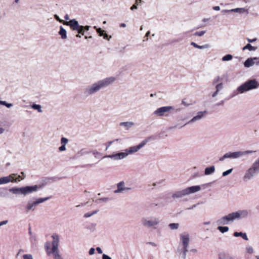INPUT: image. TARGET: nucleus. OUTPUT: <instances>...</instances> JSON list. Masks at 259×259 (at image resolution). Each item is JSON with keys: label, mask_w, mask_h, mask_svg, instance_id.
Listing matches in <instances>:
<instances>
[{"label": "nucleus", "mask_w": 259, "mask_h": 259, "mask_svg": "<svg viewBox=\"0 0 259 259\" xmlns=\"http://www.w3.org/2000/svg\"><path fill=\"white\" fill-rule=\"evenodd\" d=\"M54 18H55V19L61 22V23H63L64 24V22H65L64 21H63V20L61 19L57 15H54Z\"/></svg>", "instance_id": "09e8293b"}, {"label": "nucleus", "mask_w": 259, "mask_h": 259, "mask_svg": "<svg viewBox=\"0 0 259 259\" xmlns=\"http://www.w3.org/2000/svg\"><path fill=\"white\" fill-rule=\"evenodd\" d=\"M23 259H33L32 255L30 254H24L23 256Z\"/></svg>", "instance_id": "de8ad7c7"}, {"label": "nucleus", "mask_w": 259, "mask_h": 259, "mask_svg": "<svg viewBox=\"0 0 259 259\" xmlns=\"http://www.w3.org/2000/svg\"><path fill=\"white\" fill-rule=\"evenodd\" d=\"M241 157V151H236L233 152H228L225 154L223 156L219 158L220 161H224L226 158L237 159Z\"/></svg>", "instance_id": "4468645a"}, {"label": "nucleus", "mask_w": 259, "mask_h": 259, "mask_svg": "<svg viewBox=\"0 0 259 259\" xmlns=\"http://www.w3.org/2000/svg\"><path fill=\"white\" fill-rule=\"evenodd\" d=\"M137 6L136 4H134L131 7V10L133 11L134 10L137 9Z\"/></svg>", "instance_id": "680f3d73"}, {"label": "nucleus", "mask_w": 259, "mask_h": 259, "mask_svg": "<svg viewBox=\"0 0 259 259\" xmlns=\"http://www.w3.org/2000/svg\"><path fill=\"white\" fill-rule=\"evenodd\" d=\"M16 178H17V182H20L21 180L24 179L25 177H22L20 175L17 176V175L16 174Z\"/></svg>", "instance_id": "603ef678"}, {"label": "nucleus", "mask_w": 259, "mask_h": 259, "mask_svg": "<svg viewBox=\"0 0 259 259\" xmlns=\"http://www.w3.org/2000/svg\"><path fill=\"white\" fill-rule=\"evenodd\" d=\"M215 171V167L214 166L207 167L205 169L204 174L205 175H209L213 174Z\"/></svg>", "instance_id": "c85d7f7f"}, {"label": "nucleus", "mask_w": 259, "mask_h": 259, "mask_svg": "<svg viewBox=\"0 0 259 259\" xmlns=\"http://www.w3.org/2000/svg\"><path fill=\"white\" fill-rule=\"evenodd\" d=\"M135 125L132 121L121 122L119 123V125L123 127L125 130H129L132 127Z\"/></svg>", "instance_id": "aec40b11"}, {"label": "nucleus", "mask_w": 259, "mask_h": 259, "mask_svg": "<svg viewBox=\"0 0 259 259\" xmlns=\"http://www.w3.org/2000/svg\"><path fill=\"white\" fill-rule=\"evenodd\" d=\"M39 188H40V186L37 185L23 187L22 195H26L31 194L37 191Z\"/></svg>", "instance_id": "f3484780"}, {"label": "nucleus", "mask_w": 259, "mask_h": 259, "mask_svg": "<svg viewBox=\"0 0 259 259\" xmlns=\"http://www.w3.org/2000/svg\"><path fill=\"white\" fill-rule=\"evenodd\" d=\"M212 9L215 11H219L220 10V7L219 6H214L213 7Z\"/></svg>", "instance_id": "e2e57ef3"}, {"label": "nucleus", "mask_w": 259, "mask_h": 259, "mask_svg": "<svg viewBox=\"0 0 259 259\" xmlns=\"http://www.w3.org/2000/svg\"><path fill=\"white\" fill-rule=\"evenodd\" d=\"M232 170H233V168H230L225 171H224L222 174V176L223 177L227 176V175L230 174L232 172Z\"/></svg>", "instance_id": "79ce46f5"}, {"label": "nucleus", "mask_w": 259, "mask_h": 259, "mask_svg": "<svg viewBox=\"0 0 259 259\" xmlns=\"http://www.w3.org/2000/svg\"><path fill=\"white\" fill-rule=\"evenodd\" d=\"M119 140V139H117L115 140H113V141H109L108 142H107L106 145V150H107L109 147L110 146H111V145L115 141H118Z\"/></svg>", "instance_id": "c03bdc74"}, {"label": "nucleus", "mask_w": 259, "mask_h": 259, "mask_svg": "<svg viewBox=\"0 0 259 259\" xmlns=\"http://www.w3.org/2000/svg\"><path fill=\"white\" fill-rule=\"evenodd\" d=\"M5 131V128L0 126V135L3 134Z\"/></svg>", "instance_id": "0e129e2a"}, {"label": "nucleus", "mask_w": 259, "mask_h": 259, "mask_svg": "<svg viewBox=\"0 0 259 259\" xmlns=\"http://www.w3.org/2000/svg\"><path fill=\"white\" fill-rule=\"evenodd\" d=\"M115 80L116 78L115 77L110 76L96 81L92 84L88 85L84 89L83 95L85 97H89L96 94L101 90L105 89L113 83Z\"/></svg>", "instance_id": "f257e3e1"}, {"label": "nucleus", "mask_w": 259, "mask_h": 259, "mask_svg": "<svg viewBox=\"0 0 259 259\" xmlns=\"http://www.w3.org/2000/svg\"><path fill=\"white\" fill-rule=\"evenodd\" d=\"M102 259H111V258L108 255L104 254L102 256Z\"/></svg>", "instance_id": "6e6d98bb"}, {"label": "nucleus", "mask_w": 259, "mask_h": 259, "mask_svg": "<svg viewBox=\"0 0 259 259\" xmlns=\"http://www.w3.org/2000/svg\"><path fill=\"white\" fill-rule=\"evenodd\" d=\"M99 201L106 202L108 200V198H102L98 200Z\"/></svg>", "instance_id": "5fc2aeb1"}, {"label": "nucleus", "mask_w": 259, "mask_h": 259, "mask_svg": "<svg viewBox=\"0 0 259 259\" xmlns=\"http://www.w3.org/2000/svg\"><path fill=\"white\" fill-rule=\"evenodd\" d=\"M150 34V31H148L147 32V33H146L145 36H144V38H145V40H144L143 41H145V40H148V37L149 36Z\"/></svg>", "instance_id": "3c124183"}, {"label": "nucleus", "mask_w": 259, "mask_h": 259, "mask_svg": "<svg viewBox=\"0 0 259 259\" xmlns=\"http://www.w3.org/2000/svg\"><path fill=\"white\" fill-rule=\"evenodd\" d=\"M45 249L47 254L52 256L54 259H63L60 254L58 244H46Z\"/></svg>", "instance_id": "0eeeda50"}, {"label": "nucleus", "mask_w": 259, "mask_h": 259, "mask_svg": "<svg viewBox=\"0 0 259 259\" xmlns=\"http://www.w3.org/2000/svg\"><path fill=\"white\" fill-rule=\"evenodd\" d=\"M8 221L6 220L0 222V227L8 223Z\"/></svg>", "instance_id": "13d9d810"}, {"label": "nucleus", "mask_w": 259, "mask_h": 259, "mask_svg": "<svg viewBox=\"0 0 259 259\" xmlns=\"http://www.w3.org/2000/svg\"><path fill=\"white\" fill-rule=\"evenodd\" d=\"M90 153V152L86 151L85 149H81L79 152L81 155L88 154Z\"/></svg>", "instance_id": "8fccbe9b"}, {"label": "nucleus", "mask_w": 259, "mask_h": 259, "mask_svg": "<svg viewBox=\"0 0 259 259\" xmlns=\"http://www.w3.org/2000/svg\"><path fill=\"white\" fill-rule=\"evenodd\" d=\"M218 229L222 233H224L227 232L229 231V227L227 226H221L219 225L218 227Z\"/></svg>", "instance_id": "2f4dec72"}, {"label": "nucleus", "mask_w": 259, "mask_h": 259, "mask_svg": "<svg viewBox=\"0 0 259 259\" xmlns=\"http://www.w3.org/2000/svg\"><path fill=\"white\" fill-rule=\"evenodd\" d=\"M218 93H219V92H217V91H215V92H214L212 94V97L213 98L215 97L218 95Z\"/></svg>", "instance_id": "69168bd1"}, {"label": "nucleus", "mask_w": 259, "mask_h": 259, "mask_svg": "<svg viewBox=\"0 0 259 259\" xmlns=\"http://www.w3.org/2000/svg\"><path fill=\"white\" fill-rule=\"evenodd\" d=\"M51 238L53 239L52 243H58L60 241V236L57 233L53 234Z\"/></svg>", "instance_id": "c756f323"}, {"label": "nucleus", "mask_w": 259, "mask_h": 259, "mask_svg": "<svg viewBox=\"0 0 259 259\" xmlns=\"http://www.w3.org/2000/svg\"><path fill=\"white\" fill-rule=\"evenodd\" d=\"M201 187L199 186H193L188 187L185 189L175 192L172 195L174 198H181L186 195L195 193L200 190Z\"/></svg>", "instance_id": "39448f33"}, {"label": "nucleus", "mask_w": 259, "mask_h": 259, "mask_svg": "<svg viewBox=\"0 0 259 259\" xmlns=\"http://www.w3.org/2000/svg\"><path fill=\"white\" fill-rule=\"evenodd\" d=\"M131 190V188L125 187V183L123 181H121L117 184V189L114 191V193H124Z\"/></svg>", "instance_id": "a211bd4d"}, {"label": "nucleus", "mask_w": 259, "mask_h": 259, "mask_svg": "<svg viewBox=\"0 0 259 259\" xmlns=\"http://www.w3.org/2000/svg\"><path fill=\"white\" fill-rule=\"evenodd\" d=\"M180 239L182 243H189L190 241V236L188 232H184L180 235Z\"/></svg>", "instance_id": "6ab92c4d"}, {"label": "nucleus", "mask_w": 259, "mask_h": 259, "mask_svg": "<svg viewBox=\"0 0 259 259\" xmlns=\"http://www.w3.org/2000/svg\"><path fill=\"white\" fill-rule=\"evenodd\" d=\"M141 224L146 228H153L159 224V219L155 217H143L141 219Z\"/></svg>", "instance_id": "9b49d317"}, {"label": "nucleus", "mask_w": 259, "mask_h": 259, "mask_svg": "<svg viewBox=\"0 0 259 259\" xmlns=\"http://www.w3.org/2000/svg\"><path fill=\"white\" fill-rule=\"evenodd\" d=\"M94 28L96 29L97 32L100 36H103L104 39L109 40L111 38V36H108L107 34L105 33L104 30H102L100 28H97L96 26H94Z\"/></svg>", "instance_id": "4be33fe9"}, {"label": "nucleus", "mask_w": 259, "mask_h": 259, "mask_svg": "<svg viewBox=\"0 0 259 259\" xmlns=\"http://www.w3.org/2000/svg\"><path fill=\"white\" fill-rule=\"evenodd\" d=\"M98 211H99V210H96L91 212H87V213H84L83 217H84V218H90V217H92V215H93L94 214H96Z\"/></svg>", "instance_id": "c9c22d12"}, {"label": "nucleus", "mask_w": 259, "mask_h": 259, "mask_svg": "<svg viewBox=\"0 0 259 259\" xmlns=\"http://www.w3.org/2000/svg\"><path fill=\"white\" fill-rule=\"evenodd\" d=\"M91 152L93 154L95 157L96 158H100L102 156V153L96 150H93Z\"/></svg>", "instance_id": "f704fd0d"}, {"label": "nucleus", "mask_w": 259, "mask_h": 259, "mask_svg": "<svg viewBox=\"0 0 259 259\" xmlns=\"http://www.w3.org/2000/svg\"><path fill=\"white\" fill-rule=\"evenodd\" d=\"M223 89V84L222 83H219L217 84L215 86V90L217 92H219L220 91L222 90Z\"/></svg>", "instance_id": "a19ab883"}, {"label": "nucleus", "mask_w": 259, "mask_h": 259, "mask_svg": "<svg viewBox=\"0 0 259 259\" xmlns=\"http://www.w3.org/2000/svg\"><path fill=\"white\" fill-rule=\"evenodd\" d=\"M257 59H258V58L257 57L248 58L245 61L244 65L246 67H249L254 64V60H256Z\"/></svg>", "instance_id": "5701e85b"}, {"label": "nucleus", "mask_w": 259, "mask_h": 259, "mask_svg": "<svg viewBox=\"0 0 259 259\" xmlns=\"http://www.w3.org/2000/svg\"><path fill=\"white\" fill-rule=\"evenodd\" d=\"M233 56L232 55L230 54H228L227 55L224 56L223 57L222 60L223 61H230L232 59Z\"/></svg>", "instance_id": "e433bc0d"}, {"label": "nucleus", "mask_w": 259, "mask_h": 259, "mask_svg": "<svg viewBox=\"0 0 259 259\" xmlns=\"http://www.w3.org/2000/svg\"><path fill=\"white\" fill-rule=\"evenodd\" d=\"M206 33V31H198L194 33V35L201 36L203 35Z\"/></svg>", "instance_id": "37998d69"}, {"label": "nucleus", "mask_w": 259, "mask_h": 259, "mask_svg": "<svg viewBox=\"0 0 259 259\" xmlns=\"http://www.w3.org/2000/svg\"><path fill=\"white\" fill-rule=\"evenodd\" d=\"M234 220H240L247 218L248 216V211L247 210H239L237 211L232 212Z\"/></svg>", "instance_id": "dca6fc26"}, {"label": "nucleus", "mask_w": 259, "mask_h": 259, "mask_svg": "<svg viewBox=\"0 0 259 259\" xmlns=\"http://www.w3.org/2000/svg\"><path fill=\"white\" fill-rule=\"evenodd\" d=\"M190 45L192 46H193L195 48L199 49H208L210 47V46L209 44H205L203 46H199L196 44L194 42H191Z\"/></svg>", "instance_id": "b1692460"}, {"label": "nucleus", "mask_w": 259, "mask_h": 259, "mask_svg": "<svg viewBox=\"0 0 259 259\" xmlns=\"http://www.w3.org/2000/svg\"><path fill=\"white\" fill-rule=\"evenodd\" d=\"M220 259H235L234 257L229 255L220 256Z\"/></svg>", "instance_id": "49530a36"}, {"label": "nucleus", "mask_w": 259, "mask_h": 259, "mask_svg": "<svg viewBox=\"0 0 259 259\" xmlns=\"http://www.w3.org/2000/svg\"><path fill=\"white\" fill-rule=\"evenodd\" d=\"M168 227L170 230H175L178 229L179 227V223H170L168 225Z\"/></svg>", "instance_id": "72a5a7b5"}, {"label": "nucleus", "mask_w": 259, "mask_h": 259, "mask_svg": "<svg viewBox=\"0 0 259 259\" xmlns=\"http://www.w3.org/2000/svg\"><path fill=\"white\" fill-rule=\"evenodd\" d=\"M254 252L253 248L250 246H247L246 247V252L248 254H252Z\"/></svg>", "instance_id": "58836bf2"}, {"label": "nucleus", "mask_w": 259, "mask_h": 259, "mask_svg": "<svg viewBox=\"0 0 259 259\" xmlns=\"http://www.w3.org/2000/svg\"><path fill=\"white\" fill-rule=\"evenodd\" d=\"M255 152H256L255 151H252V150H246V151H241V157L244 155H247V154H252Z\"/></svg>", "instance_id": "ea45409f"}, {"label": "nucleus", "mask_w": 259, "mask_h": 259, "mask_svg": "<svg viewBox=\"0 0 259 259\" xmlns=\"http://www.w3.org/2000/svg\"><path fill=\"white\" fill-rule=\"evenodd\" d=\"M234 236L235 237H241L246 241L248 240L247 234L245 233L236 232L234 233Z\"/></svg>", "instance_id": "bb28decb"}, {"label": "nucleus", "mask_w": 259, "mask_h": 259, "mask_svg": "<svg viewBox=\"0 0 259 259\" xmlns=\"http://www.w3.org/2000/svg\"><path fill=\"white\" fill-rule=\"evenodd\" d=\"M207 113V112L205 110L203 111H199V112H197V114L195 116H194L190 120H189L188 122H186V123H183L182 122V121L185 120V118H183V119H179L178 120V123L176 125V127L180 126V127H182L187 124L195 123L198 121L201 120L202 118L206 117Z\"/></svg>", "instance_id": "1a4fd4ad"}, {"label": "nucleus", "mask_w": 259, "mask_h": 259, "mask_svg": "<svg viewBox=\"0 0 259 259\" xmlns=\"http://www.w3.org/2000/svg\"><path fill=\"white\" fill-rule=\"evenodd\" d=\"M235 220L231 212L218 219L216 223L218 225L223 226L228 225L230 223L233 222Z\"/></svg>", "instance_id": "ddd939ff"}, {"label": "nucleus", "mask_w": 259, "mask_h": 259, "mask_svg": "<svg viewBox=\"0 0 259 259\" xmlns=\"http://www.w3.org/2000/svg\"><path fill=\"white\" fill-rule=\"evenodd\" d=\"M60 142L61 146L59 147V150L61 152L64 151L66 150V145L68 142V140L66 138L62 137L61 139Z\"/></svg>", "instance_id": "412c9836"}, {"label": "nucleus", "mask_w": 259, "mask_h": 259, "mask_svg": "<svg viewBox=\"0 0 259 259\" xmlns=\"http://www.w3.org/2000/svg\"><path fill=\"white\" fill-rule=\"evenodd\" d=\"M64 25L70 26L72 30H76L78 33L84 35V31H88L90 28L89 26H83L79 25L78 22L74 19H72L69 22H64Z\"/></svg>", "instance_id": "6e6552de"}, {"label": "nucleus", "mask_w": 259, "mask_h": 259, "mask_svg": "<svg viewBox=\"0 0 259 259\" xmlns=\"http://www.w3.org/2000/svg\"><path fill=\"white\" fill-rule=\"evenodd\" d=\"M257 49L256 47L252 46L250 44H247L246 46H245L243 48L242 50L243 51L245 50H248L250 51H254Z\"/></svg>", "instance_id": "7c9ffc66"}, {"label": "nucleus", "mask_w": 259, "mask_h": 259, "mask_svg": "<svg viewBox=\"0 0 259 259\" xmlns=\"http://www.w3.org/2000/svg\"><path fill=\"white\" fill-rule=\"evenodd\" d=\"M0 104L5 106L8 108H10L13 106V104L12 103H7L5 101H1L0 100Z\"/></svg>", "instance_id": "4c0bfd02"}, {"label": "nucleus", "mask_w": 259, "mask_h": 259, "mask_svg": "<svg viewBox=\"0 0 259 259\" xmlns=\"http://www.w3.org/2000/svg\"><path fill=\"white\" fill-rule=\"evenodd\" d=\"M49 199V197H45V198H39L37 199L35 201H32L29 200L28 202L27 205L26 206V210L27 211H29L30 210L34 211L36 206L41 203L44 202L45 201L48 200Z\"/></svg>", "instance_id": "f8f14e48"}, {"label": "nucleus", "mask_w": 259, "mask_h": 259, "mask_svg": "<svg viewBox=\"0 0 259 259\" xmlns=\"http://www.w3.org/2000/svg\"><path fill=\"white\" fill-rule=\"evenodd\" d=\"M220 81V77L219 76H216L212 81V84H215L218 83Z\"/></svg>", "instance_id": "a18cd8bd"}, {"label": "nucleus", "mask_w": 259, "mask_h": 259, "mask_svg": "<svg viewBox=\"0 0 259 259\" xmlns=\"http://www.w3.org/2000/svg\"><path fill=\"white\" fill-rule=\"evenodd\" d=\"M246 39L248 41V42H249V43H251V42H253L256 41L257 38H254L253 39H250L249 38H247Z\"/></svg>", "instance_id": "864d4df0"}, {"label": "nucleus", "mask_w": 259, "mask_h": 259, "mask_svg": "<svg viewBox=\"0 0 259 259\" xmlns=\"http://www.w3.org/2000/svg\"><path fill=\"white\" fill-rule=\"evenodd\" d=\"M259 173V158L252 163V165L245 172L243 179L245 181L250 180Z\"/></svg>", "instance_id": "423d86ee"}, {"label": "nucleus", "mask_w": 259, "mask_h": 259, "mask_svg": "<svg viewBox=\"0 0 259 259\" xmlns=\"http://www.w3.org/2000/svg\"><path fill=\"white\" fill-rule=\"evenodd\" d=\"M182 103L185 106H189L191 105L190 104L187 103L185 100H183Z\"/></svg>", "instance_id": "052dcab7"}, {"label": "nucleus", "mask_w": 259, "mask_h": 259, "mask_svg": "<svg viewBox=\"0 0 259 259\" xmlns=\"http://www.w3.org/2000/svg\"><path fill=\"white\" fill-rule=\"evenodd\" d=\"M31 108L34 110H37L39 113L42 112V110L41 109V106L40 105L33 104L31 106Z\"/></svg>", "instance_id": "473e14b6"}, {"label": "nucleus", "mask_w": 259, "mask_h": 259, "mask_svg": "<svg viewBox=\"0 0 259 259\" xmlns=\"http://www.w3.org/2000/svg\"><path fill=\"white\" fill-rule=\"evenodd\" d=\"M175 109L171 106H162L157 108L154 111L153 114L156 116L167 117L169 115L171 111Z\"/></svg>", "instance_id": "9d476101"}, {"label": "nucleus", "mask_w": 259, "mask_h": 259, "mask_svg": "<svg viewBox=\"0 0 259 259\" xmlns=\"http://www.w3.org/2000/svg\"><path fill=\"white\" fill-rule=\"evenodd\" d=\"M16 174H12L8 176L0 178V185L6 184L10 182H17V178H16Z\"/></svg>", "instance_id": "2eb2a0df"}, {"label": "nucleus", "mask_w": 259, "mask_h": 259, "mask_svg": "<svg viewBox=\"0 0 259 259\" xmlns=\"http://www.w3.org/2000/svg\"><path fill=\"white\" fill-rule=\"evenodd\" d=\"M259 88V82L255 79H249L239 86L231 95V98L245 92L257 89Z\"/></svg>", "instance_id": "7ed1b4c3"}, {"label": "nucleus", "mask_w": 259, "mask_h": 259, "mask_svg": "<svg viewBox=\"0 0 259 259\" xmlns=\"http://www.w3.org/2000/svg\"><path fill=\"white\" fill-rule=\"evenodd\" d=\"M231 12H236L238 13H248V10L244 8H235L231 9Z\"/></svg>", "instance_id": "cd10ccee"}, {"label": "nucleus", "mask_w": 259, "mask_h": 259, "mask_svg": "<svg viewBox=\"0 0 259 259\" xmlns=\"http://www.w3.org/2000/svg\"><path fill=\"white\" fill-rule=\"evenodd\" d=\"M150 138L149 137L143 140L137 146L130 147L124 150L123 152L117 153L114 154L105 155L103 158H109L114 160H121L129 155L133 154L137 152L140 149L143 148L150 140Z\"/></svg>", "instance_id": "f03ea898"}, {"label": "nucleus", "mask_w": 259, "mask_h": 259, "mask_svg": "<svg viewBox=\"0 0 259 259\" xmlns=\"http://www.w3.org/2000/svg\"><path fill=\"white\" fill-rule=\"evenodd\" d=\"M177 252L181 257L185 258L187 252L196 253L198 249L194 244H177Z\"/></svg>", "instance_id": "20e7f679"}, {"label": "nucleus", "mask_w": 259, "mask_h": 259, "mask_svg": "<svg viewBox=\"0 0 259 259\" xmlns=\"http://www.w3.org/2000/svg\"><path fill=\"white\" fill-rule=\"evenodd\" d=\"M64 19L65 20H69V17L68 15H67V14L65 15V16H64Z\"/></svg>", "instance_id": "774afa93"}, {"label": "nucleus", "mask_w": 259, "mask_h": 259, "mask_svg": "<svg viewBox=\"0 0 259 259\" xmlns=\"http://www.w3.org/2000/svg\"><path fill=\"white\" fill-rule=\"evenodd\" d=\"M59 34L61 36L62 39H65L67 38V32L62 26H60V27Z\"/></svg>", "instance_id": "a878e982"}, {"label": "nucleus", "mask_w": 259, "mask_h": 259, "mask_svg": "<svg viewBox=\"0 0 259 259\" xmlns=\"http://www.w3.org/2000/svg\"><path fill=\"white\" fill-rule=\"evenodd\" d=\"M230 12H232L231 10H223L221 11V13L223 14L228 13H230Z\"/></svg>", "instance_id": "bf43d9fd"}, {"label": "nucleus", "mask_w": 259, "mask_h": 259, "mask_svg": "<svg viewBox=\"0 0 259 259\" xmlns=\"http://www.w3.org/2000/svg\"><path fill=\"white\" fill-rule=\"evenodd\" d=\"M97 250L98 251L99 253H102V251L100 247H97Z\"/></svg>", "instance_id": "338daca9"}, {"label": "nucleus", "mask_w": 259, "mask_h": 259, "mask_svg": "<svg viewBox=\"0 0 259 259\" xmlns=\"http://www.w3.org/2000/svg\"><path fill=\"white\" fill-rule=\"evenodd\" d=\"M94 252H95V249L93 248H91L89 250V254L90 255H92L94 253Z\"/></svg>", "instance_id": "4d7b16f0"}, {"label": "nucleus", "mask_w": 259, "mask_h": 259, "mask_svg": "<svg viewBox=\"0 0 259 259\" xmlns=\"http://www.w3.org/2000/svg\"><path fill=\"white\" fill-rule=\"evenodd\" d=\"M9 191L14 194H22V187H14L9 189Z\"/></svg>", "instance_id": "393cba45"}]
</instances>
